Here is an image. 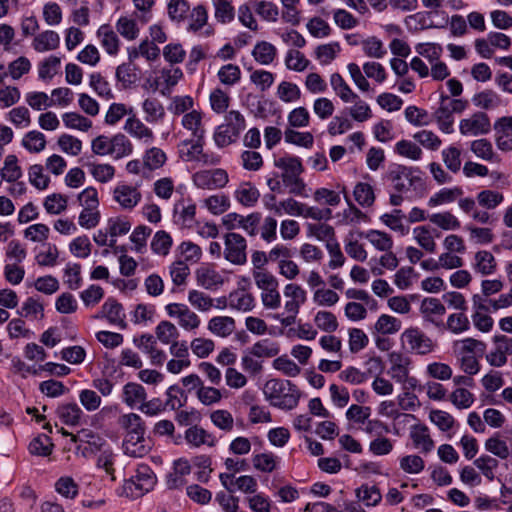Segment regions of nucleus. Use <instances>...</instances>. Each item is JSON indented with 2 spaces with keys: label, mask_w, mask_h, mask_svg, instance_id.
<instances>
[{
  "label": "nucleus",
  "mask_w": 512,
  "mask_h": 512,
  "mask_svg": "<svg viewBox=\"0 0 512 512\" xmlns=\"http://www.w3.org/2000/svg\"><path fill=\"white\" fill-rule=\"evenodd\" d=\"M187 32L200 37H210L214 34V28L208 23V11L205 6L194 7L187 16Z\"/></svg>",
  "instance_id": "nucleus-11"
},
{
  "label": "nucleus",
  "mask_w": 512,
  "mask_h": 512,
  "mask_svg": "<svg viewBox=\"0 0 512 512\" xmlns=\"http://www.w3.org/2000/svg\"><path fill=\"white\" fill-rule=\"evenodd\" d=\"M61 68V59L51 55L38 64V77L42 81H50L57 75Z\"/></svg>",
  "instance_id": "nucleus-59"
},
{
  "label": "nucleus",
  "mask_w": 512,
  "mask_h": 512,
  "mask_svg": "<svg viewBox=\"0 0 512 512\" xmlns=\"http://www.w3.org/2000/svg\"><path fill=\"white\" fill-rule=\"evenodd\" d=\"M265 399L271 406L281 410L295 409L301 397L298 387L287 379L272 378L263 386Z\"/></svg>",
  "instance_id": "nucleus-1"
},
{
  "label": "nucleus",
  "mask_w": 512,
  "mask_h": 512,
  "mask_svg": "<svg viewBox=\"0 0 512 512\" xmlns=\"http://www.w3.org/2000/svg\"><path fill=\"white\" fill-rule=\"evenodd\" d=\"M191 179L198 189L217 190L226 187L229 175L223 168L201 169L193 173Z\"/></svg>",
  "instance_id": "nucleus-6"
},
{
  "label": "nucleus",
  "mask_w": 512,
  "mask_h": 512,
  "mask_svg": "<svg viewBox=\"0 0 512 512\" xmlns=\"http://www.w3.org/2000/svg\"><path fill=\"white\" fill-rule=\"evenodd\" d=\"M428 218L431 223L442 230L454 231L461 227L460 220L450 211L433 213Z\"/></svg>",
  "instance_id": "nucleus-56"
},
{
  "label": "nucleus",
  "mask_w": 512,
  "mask_h": 512,
  "mask_svg": "<svg viewBox=\"0 0 512 512\" xmlns=\"http://www.w3.org/2000/svg\"><path fill=\"white\" fill-rule=\"evenodd\" d=\"M60 45V36L53 30H46L37 34L32 40V48L38 53L55 50Z\"/></svg>",
  "instance_id": "nucleus-28"
},
{
  "label": "nucleus",
  "mask_w": 512,
  "mask_h": 512,
  "mask_svg": "<svg viewBox=\"0 0 512 512\" xmlns=\"http://www.w3.org/2000/svg\"><path fill=\"white\" fill-rule=\"evenodd\" d=\"M123 130L132 138L144 144H151L155 140L154 132L136 114L130 113L125 120Z\"/></svg>",
  "instance_id": "nucleus-16"
},
{
  "label": "nucleus",
  "mask_w": 512,
  "mask_h": 512,
  "mask_svg": "<svg viewBox=\"0 0 512 512\" xmlns=\"http://www.w3.org/2000/svg\"><path fill=\"white\" fill-rule=\"evenodd\" d=\"M202 206L212 215H221L231 206L230 199L226 194H213L202 200Z\"/></svg>",
  "instance_id": "nucleus-47"
},
{
  "label": "nucleus",
  "mask_w": 512,
  "mask_h": 512,
  "mask_svg": "<svg viewBox=\"0 0 512 512\" xmlns=\"http://www.w3.org/2000/svg\"><path fill=\"white\" fill-rule=\"evenodd\" d=\"M117 34L121 35L127 41H134L140 35L138 21L132 16H120L115 23Z\"/></svg>",
  "instance_id": "nucleus-35"
},
{
  "label": "nucleus",
  "mask_w": 512,
  "mask_h": 512,
  "mask_svg": "<svg viewBox=\"0 0 512 512\" xmlns=\"http://www.w3.org/2000/svg\"><path fill=\"white\" fill-rule=\"evenodd\" d=\"M462 194L463 190L460 187L442 188L429 198L428 206L433 208L444 204L453 203Z\"/></svg>",
  "instance_id": "nucleus-51"
},
{
  "label": "nucleus",
  "mask_w": 512,
  "mask_h": 512,
  "mask_svg": "<svg viewBox=\"0 0 512 512\" xmlns=\"http://www.w3.org/2000/svg\"><path fill=\"white\" fill-rule=\"evenodd\" d=\"M330 86L334 93L344 102L349 103L357 98V94L351 89L348 83L339 73L330 76Z\"/></svg>",
  "instance_id": "nucleus-45"
},
{
  "label": "nucleus",
  "mask_w": 512,
  "mask_h": 512,
  "mask_svg": "<svg viewBox=\"0 0 512 512\" xmlns=\"http://www.w3.org/2000/svg\"><path fill=\"white\" fill-rule=\"evenodd\" d=\"M491 130V122L484 112H476L464 118L459 123V131L463 136H479L488 134Z\"/></svg>",
  "instance_id": "nucleus-13"
},
{
  "label": "nucleus",
  "mask_w": 512,
  "mask_h": 512,
  "mask_svg": "<svg viewBox=\"0 0 512 512\" xmlns=\"http://www.w3.org/2000/svg\"><path fill=\"white\" fill-rule=\"evenodd\" d=\"M405 119L415 127L428 126L433 123V117L424 109L409 105L404 110Z\"/></svg>",
  "instance_id": "nucleus-55"
},
{
  "label": "nucleus",
  "mask_w": 512,
  "mask_h": 512,
  "mask_svg": "<svg viewBox=\"0 0 512 512\" xmlns=\"http://www.w3.org/2000/svg\"><path fill=\"white\" fill-rule=\"evenodd\" d=\"M251 54L257 63L268 66L276 59L278 50L272 43L263 40L255 44Z\"/></svg>",
  "instance_id": "nucleus-36"
},
{
  "label": "nucleus",
  "mask_w": 512,
  "mask_h": 512,
  "mask_svg": "<svg viewBox=\"0 0 512 512\" xmlns=\"http://www.w3.org/2000/svg\"><path fill=\"white\" fill-rule=\"evenodd\" d=\"M144 113V120L148 124L161 123L165 118V108L163 104L156 98H146L141 104Z\"/></svg>",
  "instance_id": "nucleus-31"
},
{
  "label": "nucleus",
  "mask_w": 512,
  "mask_h": 512,
  "mask_svg": "<svg viewBox=\"0 0 512 512\" xmlns=\"http://www.w3.org/2000/svg\"><path fill=\"white\" fill-rule=\"evenodd\" d=\"M509 355H512V337L502 334L495 335L493 337V347L485 355L489 365L502 367L507 363Z\"/></svg>",
  "instance_id": "nucleus-12"
},
{
  "label": "nucleus",
  "mask_w": 512,
  "mask_h": 512,
  "mask_svg": "<svg viewBox=\"0 0 512 512\" xmlns=\"http://www.w3.org/2000/svg\"><path fill=\"white\" fill-rule=\"evenodd\" d=\"M470 149L476 157L489 163H499L501 160L499 155L495 153L492 143L485 138L472 141Z\"/></svg>",
  "instance_id": "nucleus-41"
},
{
  "label": "nucleus",
  "mask_w": 512,
  "mask_h": 512,
  "mask_svg": "<svg viewBox=\"0 0 512 512\" xmlns=\"http://www.w3.org/2000/svg\"><path fill=\"white\" fill-rule=\"evenodd\" d=\"M185 438L189 444L197 447L201 445L213 447L217 444V437L214 434L198 426L187 429Z\"/></svg>",
  "instance_id": "nucleus-38"
},
{
  "label": "nucleus",
  "mask_w": 512,
  "mask_h": 512,
  "mask_svg": "<svg viewBox=\"0 0 512 512\" xmlns=\"http://www.w3.org/2000/svg\"><path fill=\"white\" fill-rule=\"evenodd\" d=\"M389 369L388 374L398 383L406 378L410 371L411 359L400 352H391L388 356Z\"/></svg>",
  "instance_id": "nucleus-21"
},
{
  "label": "nucleus",
  "mask_w": 512,
  "mask_h": 512,
  "mask_svg": "<svg viewBox=\"0 0 512 512\" xmlns=\"http://www.w3.org/2000/svg\"><path fill=\"white\" fill-rule=\"evenodd\" d=\"M197 283L201 287L212 290L224 283V278L216 269L211 267H201L196 272Z\"/></svg>",
  "instance_id": "nucleus-37"
},
{
  "label": "nucleus",
  "mask_w": 512,
  "mask_h": 512,
  "mask_svg": "<svg viewBox=\"0 0 512 512\" xmlns=\"http://www.w3.org/2000/svg\"><path fill=\"white\" fill-rule=\"evenodd\" d=\"M364 431L373 438L369 448H393V443L386 437L391 432L390 425L379 419H369Z\"/></svg>",
  "instance_id": "nucleus-15"
},
{
  "label": "nucleus",
  "mask_w": 512,
  "mask_h": 512,
  "mask_svg": "<svg viewBox=\"0 0 512 512\" xmlns=\"http://www.w3.org/2000/svg\"><path fill=\"white\" fill-rule=\"evenodd\" d=\"M421 174L418 168L393 164L387 171L386 179L396 192L407 193L423 186Z\"/></svg>",
  "instance_id": "nucleus-3"
},
{
  "label": "nucleus",
  "mask_w": 512,
  "mask_h": 512,
  "mask_svg": "<svg viewBox=\"0 0 512 512\" xmlns=\"http://www.w3.org/2000/svg\"><path fill=\"white\" fill-rule=\"evenodd\" d=\"M361 233H349L344 239V249L349 257L352 259L364 262L367 259V251L362 243H360Z\"/></svg>",
  "instance_id": "nucleus-40"
},
{
  "label": "nucleus",
  "mask_w": 512,
  "mask_h": 512,
  "mask_svg": "<svg viewBox=\"0 0 512 512\" xmlns=\"http://www.w3.org/2000/svg\"><path fill=\"white\" fill-rule=\"evenodd\" d=\"M119 425L124 430V448L136 446L144 441L145 424L140 415L136 413L123 414L119 418Z\"/></svg>",
  "instance_id": "nucleus-7"
},
{
  "label": "nucleus",
  "mask_w": 512,
  "mask_h": 512,
  "mask_svg": "<svg viewBox=\"0 0 512 512\" xmlns=\"http://www.w3.org/2000/svg\"><path fill=\"white\" fill-rule=\"evenodd\" d=\"M273 164L281 170V175L302 174L304 171L301 158L286 153L274 155Z\"/></svg>",
  "instance_id": "nucleus-27"
},
{
  "label": "nucleus",
  "mask_w": 512,
  "mask_h": 512,
  "mask_svg": "<svg viewBox=\"0 0 512 512\" xmlns=\"http://www.w3.org/2000/svg\"><path fill=\"white\" fill-rule=\"evenodd\" d=\"M115 78L119 88H130L138 80L136 68L131 63H122L116 68Z\"/></svg>",
  "instance_id": "nucleus-44"
},
{
  "label": "nucleus",
  "mask_w": 512,
  "mask_h": 512,
  "mask_svg": "<svg viewBox=\"0 0 512 512\" xmlns=\"http://www.w3.org/2000/svg\"><path fill=\"white\" fill-rule=\"evenodd\" d=\"M204 138L183 140L178 147L179 157L184 162H196L203 146Z\"/></svg>",
  "instance_id": "nucleus-42"
},
{
  "label": "nucleus",
  "mask_w": 512,
  "mask_h": 512,
  "mask_svg": "<svg viewBox=\"0 0 512 512\" xmlns=\"http://www.w3.org/2000/svg\"><path fill=\"white\" fill-rule=\"evenodd\" d=\"M365 238L378 251L388 252L393 248V239L386 232L371 229L366 232Z\"/></svg>",
  "instance_id": "nucleus-61"
},
{
  "label": "nucleus",
  "mask_w": 512,
  "mask_h": 512,
  "mask_svg": "<svg viewBox=\"0 0 512 512\" xmlns=\"http://www.w3.org/2000/svg\"><path fill=\"white\" fill-rule=\"evenodd\" d=\"M182 78L183 71L181 68L175 66L163 67L155 72L154 77L147 79V84L152 91H158L161 95L167 96Z\"/></svg>",
  "instance_id": "nucleus-5"
},
{
  "label": "nucleus",
  "mask_w": 512,
  "mask_h": 512,
  "mask_svg": "<svg viewBox=\"0 0 512 512\" xmlns=\"http://www.w3.org/2000/svg\"><path fill=\"white\" fill-rule=\"evenodd\" d=\"M252 7L255 13L266 22H276L279 16L278 7L265 0H252Z\"/></svg>",
  "instance_id": "nucleus-64"
},
{
  "label": "nucleus",
  "mask_w": 512,
  "mask_h": 512,
  "mask_svg": "<svg viewBox=\"0 0 512 512\" xmlns=\"http://www.w3.org/2000/svg\"><path fill=\"white\" fill-rule=\"evenodd\" d=\"M246 128L244 115L238 110H230L226 113L224 122L217 126L213 139L218 148H224L235 142Z\"/></svg>",
  "instance_id": "nucleus-2"
},
{
  "label": "nucleus",
  "mask_w": 512,
  "mask_h": 512,
  "mask_svg": "<svg viewBox=\"0 0 512 512\" xmlns=\"http://www.w3.org/2000/svg\"><path fill=\"white\" fill-rule=\"evenodd\" d=\"M133 153L132 142L121 133L112 136L111 157L121 159Z\"/></svg>",
  "instance_id": "nucleus-62"
},
{
  "label": "nucleus",
  "mask_w": 512,
  "mask_h": 512,
  "mask_svg": "<svg viewBox=\"0 0 512 512\" xmlns=\"http://www.w3.org/2000/svg\"><path fill=\"white\" fill-rule=\"evenodd\" d=\"M439 236L436 234V230L431 229L429 226H417L413 229V239L416 243L428 253H435L437 244L435 237Z\"/></svg>",
  "instance_id": "nucleus-33"
},
{
  "label": "nucleus",
  "mask_w": 512,
  "mask_h": 512,
  "mask_svg": "<svg viewBox=\"0 0 512 512\" xmlns=\"http://www.w3.org/2000/svg\"><path fill=\"white\" fill-rule=\"evenodd\" d=\"M377 414L382 417L390 418L392 421H398L402 419L404 423H409L414 420L415 417L409 413H402L398 407L397 400H384L381 401L377 408Z\"/></svg>",
  "instance_id": "nucleus-34"
},
{
  "label": "nucleus",
  "mask_w": 512,
  "mask_h": 512,
  "mask_svg": "<svg viewBox=\"0 0 512 512\" xmlns=\"http://www.w3.org/2000/svg\"><path fill=\"white\" fill-rule=\"evenodd\" d=\"M495 143L501 151H512V116L498 118L493 125Z\"/></svg>",
  "instance_id": "nucleus-20"
},
{
  "label": "nucleus",
  "mask_w": 512,
  "mask_h": 512,
  "mask_svg": "<svg viewBox=\"0 0 512 512\" xmlns=\"http://www.w3.org/2000/svg\"><path fill=\"white\" fill-rule=\"evenodd\" d=\"M155 336L158 341L164 345H171L173 342L178 341L180 332L175 324L170 321H160L155 327Z\"/></svg>",
  "instance_id": "nucleus-48"
},
{
  "label": "nucleus",
  "mask_w": 512,
  "mask_h": 512,
  "mask_svg": "<svg viewBox=\"0 0 512 512\" xmlns=\"http://www.w3.org/2000/svg\"><path fill=\"white\" fill-rule=\"evenodd\" d=\"M173 244L171 235L164 231H157L150 243L151 251L158 256H167Z\"/></svg>",
  "instance_id": "nucleus-58"
},
{
  "label": "nucleus",
  "mask_w": 512,
  "mask_h": 512,
  "mask_svg": "<svg viewBox=\"0 0 512 512\" xmlns=\"http://www.w3.org/2000/svg\"><path fill=\"white\" fill-rule=\"evenodd\" d=\"M85 166L92 177L99 183H108L115 176V167L111 164L88 162Z\"/></svg>",
  "instance_id": "nucleus-53"
},
{
  "label": "nucleus",
  "mask_w": 512,
  "mask_h": 512,
  "mask_svg": "<svg viewBox=\"0 0 512 512\" xmlns=\"http://www.w3.org/2000/svg\"><path fill=\"white\" fill-rule=\"evenodd\" d=\"M143 166L154 171L161 168L167 161L166 153L159 147H150L142 155Z\"/></svg>",
  "instance_id": "nucleus-52"
},
{
  "label": "nucleus",
  "mask_w": 512,
  "mask_h": 512,
  "mask_svg": "<svg viewBox=\"0 0 512 512\" xmlns=\"http://www.w3.org/2000/svg\"><path fill=\"white\" fill-rule=\"evenodd\" d=\"M113 199L126 211H132L142 199L138 186L126 183H118L113 190Z\"/></svg>",
  "instance_id": "nucleus-14"
},
{
  "label": "nucleus",
  "mask_w": 512,
  "mask_h": 512,
  "mask_svg": "<svg viewBox=\"0 0 512 512\" xmlns=\"http://www.w3.org/2000/svg\"><path fill=\"white\" fill-rule=\"evenodd\" d=\"M196 209L192 199H182L174 206V222L182 227H190L195 221Z\"/></svg>",
  "instance_id": "nucleus-24"
},
{
  "label": "nucleus",
  "mask_w": 512,
  "mask_h": 512,
  "mask_svg": "<svg viewBox=\"0 0 512 512\" xmlns=\"http://www.w3.org/2000/svg\"><path fill=\"white\" fill-rule=\"evenodd\" d=\"M405 215L401 209H394L391 213L383 214L380 219L391 230L405 236L409 233V226L404 223Z\"/></svg>",
  "instance_id": "nucleus-46"
},
{
  "label": "nucleus",
  "mask_w": 512,
  "mask_h": 512,
  "mask_svg": "<svg viewBox=\"0 0 512 512\" xmlns=\"http://www.w3.org/2000/svg\"><path fill=\"white\" fill-rule=\"evenodd\" d=\"M441 327L454 335H460L470 330L471 322L464 311L452 313Z\"/></svg>",
  "instance_id": "nucleus-39"
},
{
  "label": "nucleus",
  "mask_w": 512,
  "mask_h": 512,
  "mask_svg": "<svg viewBox=\"0 0 512 512\" xmlns=\"http://www.w3.org/2000/svg\"><path fill=\"white\" fill-rule=\"evenodd\" d=\"M0 175L6 182H16L22 177L23 171L16 155L9 154L5 157Z\"/></svg>",
  "instance_id": "nucleus-50"
},
{
  "label": "nucleus",
  "mask_w": 512,
  "mask_h": 512,
  "mask_svg": "<svg viewBox=\"0 0 512 512\" xmlns=\"http://www.w3.org/2000/svg\"><path fill=\"white\" fill-rule=\"evenodd\" d=\"M233 196L240 205L252 208L258 203L260 192L251 182H242L234 190Z\"/></svg>",
  "instance_id": "nucleus-26"
},
{
  "label": "nucleus",
  "mask_w": 512,
  "mask_h": 512,
  "mask_svg": "<svg viewBox=\"0 0 512 512\" xmlns=\"http://www.w3.org/2000/svg\"><path fill=\"white\" fill-rule=\"evenodd\" d=\"M230 310L249 312L255 306L254 296L244 288H238L229 293Z\"/></svg>",
  "instance_id": "nucleus-29"
},
{
  "label": "nucleus",
  "mask_w": 512,
  "mask_h": 512,
  "mask_svg": "<svg viewBox=\"0 0 512 512\" xmlns=\"http://www.w3.org/2000/svg\"><path fill=\"white\" fill-rule=\"evenodd\" d=\"M147 399L146 389L139 383L128 382L123 386L121 400L131 409H140Z\"/></svg>",
  "instance_id": "nucleus-23"
},
{
  "label": "nucleus",
  "mask_w": 512,
  "mask_h": 512,
  "mask_svg": "<svg viewBox=\"0 0 512 512\" xmlns=\"http://www.w3.org/2000/svg\"><path fill=\"white\" fill-rule=\"evenodd\" d=\"M419 311L425 322L431 323L438 328L443 325L446 307L438 298H424L420 304Z\"/></svg>",
  "instance_id": "nucleus-17"
},
{
  "label": "nucleus",
  "mask_w": 512,
  "mask_h": 512,
  "mask_svg": "<svg viewBox=\"0 0 512 512\" xmlns=\"http://www.w3.org/2000/svg\"><path fill=\"white\" fill-rule=\"evenodd\" d=\"M236 328L234 318L230 316H214L208 321L207 329L215 336L226 338Z\"/></svg>",
  "instance_id": "nucleus-32"
},
{
  "label": "nucleus",
  "mask_w": 512,
  "mask_h": 512,
  "mask_svg": "<svg viewBox=\"0 0 512 512\" xmlns=\"http://www.w3.org/2000/svg\"><path fill=\"white\" fill-rule=\"evenodd\" d=\"M400 339L403 347L412 353L425 355L433 350L432 340L419 327L405 329Z\"/></svg>",
  "instance_id": "nucleus-10"
},
{
  "label": "nucleus",
  "mask_w": 512,
  "mask_h": 512,
  "mask_svg": "<svg viewBox=\"0 0 512 512\" xmlns=\"http://www.w3.org/2000/svg\"><path fill=\"white\" fill-rule=\"evenodd\" d=\"M96 38L101 48L112 57H116L121 50V41L117 32L110 24H102L96 31Z\"/></svg>",
  "instance_id": "nucleus-18"
},
{
  "label": "nucleus",
  "mask_w": 512,
  "mask_h": 512,
  "mask_svg": "<svg viewBox=\"0 0 512 512\" xmlns=\"http://www.w3.org/2000/svg\"><path fill=\"white\" fill-rule=\"evenodd\" d=\"M283 295L285 297V316L277 319L287 327L295 322L300 307L306 302L307 293L298 284L289 283L284 287Z\"/></svg>",
  "instance_id": "nucleus-4"
},
{
  "label": "nucleus",
  "mask_w": 512,
  "mask_h": 512,
  "mask_svg": "<svg viewBox=\"0 0 512 512\" xmlns=\"http://www.w3.org/2000/svg\"><path fill=\"white\" fill-rule=\"evenodd\" d=\"M394 153L412 161H419L423 157V151L420 146L406 139H402L394 145Z\"/></svg>",
  "instance_id": "nucleus-54"
},
{
  "label": "nucleus",
  "mask_w": 512,
  "mask_h": 512,
  "mask_svg": "<svg viewBox=\"0 0 512 512\" xmlns=\"http://www.w3.org/2000/svg\"><path fill=\"white\" fill-rule=\"evenodd\" d=\"M409 438L416 448H431L433 446L430 430L424 424L412 425L409 429Z\"/></svg>",
  "instance_id": "nucleus-43"
},
{
  "label": "nucleus",
  "mask_w": 512,
  "mask_h": 512,
  "mask_svg": "<svg viewBox=\"0 0 512 512\" xmlns=\"http://www.w3.org/2000/svg\"><path fill=\"white\" fill-rule=\"evenodd\" d=\"M284 140L286 143L306 149H310L314 145V136L309 131L300 132L296 129L287 128L284 131Z\"/></svg>",
  "instance_id": "nucleus-57"
},
{
  "label": "nucleus",
  "mask_w": 512,
  "mask_h": 512,
  "mask_svg": "<svg viewBox=\"0 0 512 512\" xmlns=\"http://www.w3.org/2000/svg\"><path fill=\"white\" fill-rule=\"evenodd\" d=\"M249 350L260 359L273 358L280 353V345L270 338H264L255 342Z\"/></svg>",
  "instance_id": "nucleus-49"
},
{
  "label": "nucleus",
  "mask_w": 512,
  "mask_h": 512,
  "mask_svg": "<svg viewBox=\"0 0 512 512\" xmlns=\"http://www.w3.org/2000/svg\"><path fill=\"white\" fill-rule=\"evenodd\" d=\"M471 266L475 273L488 276L496 272L497 262L491 252L480 250L475 253Z\"/></svg>",
  "instance_id": "nucleus-25"
},
{
  "label": "nucleus",
  "mask_w": 512,
  "mask_h": 512,
  "mask_svg": "<svg viewBox=\"0 0 512 512\" xmlns=\"http://www.w3.org/2000/svg\"><path fill=\"white\" fill-rule=\"evenodd\" d=\"M100 317L105 318L110 325L118 327L121 330H124L127 327L124 308L122 304L114 298L110 297L106 299L101 307Z\"/></svg>",
  "instance_id": "nucleus-19"
},
{
  "label": "nucleus",
  "mask_w": 512,
  "mask_h": 512,
  "mask_svg": "<svg viewBox=\"0 0 512 512\" xmlns=\"http://www.w3.org/2000/svg\"><path fill=\"white\" fill-rule=\"evenodd\" d=\"M476 200L480 207L494 210L503 203L504 195L497 190L484 189L477 193Z\"/></svg>",
  "instance_id": "nucleus-60"
},
{
  "label": "nucleus",
  "mask_w": 512,
  "mask_h": 512,
  "mask_svg": "<svg viewBox=\"0 0 512 512\" xmlns=\"http://www.w3.org/2000/svg\"><path fill=\"white\" fill-rule=\"evenodd\" d=\"M55 413L63 424L71 427L80 426L85 417L84 412L75 402L62 403L58 405Z\"/></svg>",
  "instance_id": "nucleus-22"
},
{
  "label": "nucleus",
  "mask_w": 512,
  "mask_h": 512,
  "mask_svg": "<svg viewBox=\"0 0 512 512\" xmlns=\"http://www.w3.org/2000/svg\"><path fill=\"white\" fill-rule=\"evenodd\" d=\"M166 314L175 320L187 332L196 331L201 325L200 317L183 303H168L165 305Z\"/></svg>",
  "instance_id": "nucleus-9"
},
{
  "label": "nucleus",
  "mask_w": 512,
  "mask_h": 512,
  "mask_svg": "<svg viewBox=\"0 0 512 512\" xmlns=\"http://www.w3.org/2000/svg\"><path fill=\"white\" fill-rule=\"evenodd\" d=\"M181 125L191 133L193 138H204L203 113L200 110H191L183 115Z\"/></svg>",
  "instance_id": "nucleus-30"
},
{
  "label": "nucleus",
  "mask_w": 512,
  "mask_h": 512,
  "mask_svg": "<svg viewBox=\"0 0 512 512\" xmlns=\"http://www.w3.org/2000/svg\"><path fill=\"white\" fill-rule=\"evenodd\" d=\"M223 257L234 265H244L247 262V241L239 233L228 232L224 235Z\"/></svg>",
  "instance_id": "nucleus-8"
},
{
  "label": "nucleus",
  "mask_w": 512,
  "mask_h": 512,
  "mask_svg": "<svg viewBox=\"0 0 512 512\" xmlns=\"http://www.w3.org/2000/svg\"><path fill=\"white\" fill-rule=\"evenodd\" d=\"M64 284L71 290H77L82 286L81 265L68 262L63 269Z\"/></svg>",
  "instance_id": "nucleus-63"
}]
</instances>
